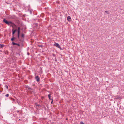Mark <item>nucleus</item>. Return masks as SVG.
I'll list each match as a JSON object with an SVG mask.
<instances>
[{
    "label": "nucleus",
    "mask_w": 124,
    "mask_h": 124,
    "mask_svg": "<svg viewBox=\"0 0 124 124\" xmlns=\"http://www.w3.org/2000/svg\"><path fill=\"white\" fill-rule=\"evenodd\" d=\"M3 23H5L10 27L11 26L13 29V31L15 33L17 31V25L14 23L10 21H8L4 18L3 20Z\"/></svg>",
    "instance_id": "f257e3e1"
},
{
    "label": "nucleus",
    "mask_w": 124,
    "mask_h": 124,
    "mask_svg": "<svg viewBox=\"0 0 124 124\" xmlns=\"http://www.w3.org/2000/svg\"><path fill=\"white\" fill-rule=\"evenodd\" d=\"M21 29L20 27H17V38L18 39H19L20 37V35L21 32Z\"/></svg>",
    "instance_id": "f03ea898"
},
{
    "label": "nucleus",
    "mask_w": 124,
    "mask_h": 124,
    "mask_svg": "<svg viewBox=\"0 0 124 124\" xmlns=\"http://www.w3.org/2000/svg\"><path fill=\"white\" fill-rule=\"evenodd\" d=\"M54 45L56 47L60 49V50H62V49L61 48L59 44L55 42Z\"/></svg>",
    "instance_id": "7ed1b4c3"
},
{
    "label": "nucleus",
    "mask_w": 124,
    "mask_h": 124,
    "mask_svg": "<svg viewBox=\"0 0 124 124\" xmlns=\"http://www.w3.org/2000/svg\"><path fill=\"white\" fill-rule=\"evenodd\" d=\"M35 79L36 81L38 82H39L40 81V78L38 76H35Z\"/></svg>",
    "instance_id": "20e7f679"
},
{
    "label": "nucleus",
    "mask_w": 124,
    "mask_h": 124,
    "mask_svg": "<svg viewBox=\"0 0 124 124\" xmlns=\"http://www.w3.org/2000/svg\"><path fill=\"white\" fill-rule=\"evenodd\" d=\"M12 44L13 46H14L15 45H16L18 46H20V45L19 44L16 43H15L14 42H12Z\"/></svg>",
    "instance_id": "39448f33"
},
{
    "label": "nucleus",
    "mask_w": 124,
    "mask_h": 124,
    "mask_svg": "<svg viewBox=\"0 0 124 124\" xmlns=\"http://www.w3.org/2000/svg\"><path fill=\"white\" fill-rule=\"evenodd\" d=\"M67 20L69 22H70L71 21V18L70 16H68L67 17Z\"/></svg>",
    "instance_id": "423d86ee"
},
{
    "label": "nucleus",
    "mask_w": 124,
    "mask_h": 124,
    "mask_svg": "<svg viewBox=\"0 0 124 124\" xmlns=\"http://www.w3.org/2000/svg\"><path fill=\"white\" fill-rule=\"evenodd\" d=\"M51 94H49L48 95V97L49 99L50 100H52V99L51 98Z\"/></svg>",
    "instance_id": "0eeeda50"
},
{
    "label": "nucleus",
    "mask_w": 124,
    "mask_h": 124,
    "mask_svg": "<svg viewBox=\"0 0 124 124\" xmlns=\"http://www.w3.org/2000/svg\"><path fill=\"white\" fill-rule=\"evenodd\" d=\"M16 38L14 36H13L12 38H11V40L12 41H14V40L16 39Z\"/></svg>",
    "instance_id": "6e6552de"
},
{
    "label": "nucleus",
    "mask_w": 124,
    "mask_h": 124,
    "mask_svg": "<svg viewBox=\"0 0 124 124\" xmlns=\"http://www.w3.org/2000/svg\"><path fill=\"white\" fill-rule=\"evenodd\" d=\"M9 98L10 99V100H12V101H13L12 102V103L14 102L15 101V100L14 99L12 98L11 97H9Z\"/></svg>",
    "instance_id": "1a4fd4ad"
},
{
    "label": "nucleus",
    "mask_w": 124,
    "mask_h": 124,
    "mask_svg": "<svg viewBox=\"0 0 124 124\" xmlns=\"http://www.w3.org/2000/svg\"><path fill=\"white\" fill-rule=\"evenodd\" d=\"M12 32L13 36H14L15 35V33L13 31V29L12 30Z\"/></svg>",
    "instance_id": "9d476101"
},
{
    "label": "nucleus",
    "mask_w": 124,
    "mask_h": 124,
    "mask_svg": "<svg viewBox=\"0 0 124 124\" xmlns=\"http://www.w3.org/2000/svg\"><path fill=\"white\" fill-rule=\"evenodd\" d=\"M24 35L23 33H21V37L22 38H24Z\"/></svg>",
    "instance_id": "9b49d317"
},
{
    "label": "nucleus",
    "mask_w": 124,
    "mask_h": 124,
    "mask_svg": "<svg viewBox=\"0 0 124 124\" xmlns=\"http://www.w3.org/2000/svg\"><path fill=\"white\" fill-rule=\"evenodd\" d=\"M4 46V45L3 44H0V48H2Z\"/></svg>",
    "instance_id": "f8f14e48"
},
{
    "label": "nucleus",
    "mask_w": 124,
    "mask_h": 124,
    "mask_svg": "<svg viewBox=\"0 0 124 124\" xmlns=\"http://www.w3.org/2000/svg\"><path fill=\"white\" fill-rule=\"evenodd\" d=\"M35 105L36 106V107H39V106H40L37 103H35Z\"/></svg>",
    "instance_id": "ddd939ff"
},
{
    "label": "nucleus",
    "mask_w": 124,
    "mask_h": 124,
    "mask_svg": "<svg viewBox=\"0 0 124 124\" xmlns=\"http://www.w3.org/2000/svg\"><path fill=\"white\" fill-rule=\"evenodd\" d=\"M40 16L42 17L43 18L44 16V14L43 13L41 14L40 15Z\"/></svg>",
    "instance_id": "4468645a"
},
{
    "label": "nucleus",
    "mask_w": 124,
    "mask_h": 124,
    "mask_svg": "<svg viewBox=\"0 0 124 124\" xmlns=\"http://www.w3.org/2000/svg\"><path fill=\"white\" fill-rule=\"evenodd\" d=\"M3 90V88L2 87H0V92H2Z\"/></svg>",
    "instance_id": "2eb2a0df"
},
{
    "label": "nucleus",
    "mask_w": 124,
    "mask_h": 124,
    "mask_svg": "<svg viewBox=\"0 0 124 124\" xmlns=\"http://www.w3.org/2000/svg\"><path fill=\"white\" fill-rule=\"evenodd\" d=\"M25 88H29V86H28V85H25Z\"/></svg>",
    "instance_id": "dca6fc26"
},
{
    "label": "nucleus",
    "mask_w": 124,
    "mask_h": 124,
    "mask_svg": "<svg viewBox=\"0 0 124 124\" xmlns=\"http://www.w3.org/2000/svg\"><path fill=\"white\" fill-rule=\"evenodd\" d=\"M43 107L44 108V109H45V110H46V108L45 106L43 105Z\"/></svg>",
    "instance_id": "f3484780"
},
{
    "label": "nucleus",
    "mask_w": 124,
    "mask_h": 124,
    "mask_svg": "<svg viewBox=\"0 0 124 124\" xmlns=\"http://www.w3.org/2000/svg\"><path fill=\"white\" fill-rule=\"evenodd\" d=\"M5 87L7 89H8V86L7 85H5Z\"/></svg>",
    "instance_id": "a211bd4d"
},
{
    "label": "nucleus",
    "mask_w": 124,
    "mask_h": 124,
    "mask_svg": "<svg viewBox=\"0 0 124 124\" xmlns=\"http://www.w3.org/2000/svg\"><path fill=\"white\" fill-rule=\"evenodd\" d=\"M80 124H85L83 122L81 121L80 122Z\"/></svg>",
    "instance_id": "6ab92c4d"
},
{
    "label": "nucleus",
    "mask_w": 124,
    "mask_h": 124,
    "mask_svg": "<svg viewBox=\"0 0 124 124\" xmlns=\"http://www.w3.org/2000/svg\"><path fill=\"white\" fill-rule=\"evenodd\" d=\"M9 95L8 94H7L5 96L6 97H8L9 96Z\"/></svg>",
    "instance_id": "aec40b11"
},
{
    "label": "nucleus",
    "mask_w": 124,
    "mask_h": 124,
    "mask_svg": "<svg viewBox=\"0 0 124 124\" xmlns=\"http://www.w3.org/2000/svg\"><path fill=\"white\" fill-rule=\"evenodd\" d=\"M30 89L31 90H32L33 89L32 88H31L30 87H29V88L28 89Z\"/></svg>",
    "instance_id": "412c9836"
},
{
    "label": "nucleus",
    "mask_w": 124,
    "mask_h": 124,
    "mask_svg": "<svg viewBox=\"0 0 124 124\" xmlns=\"http://www.w3.org/2000/svg\"><path fill=\"white\" fill-rule=\"evenodd\" d=\"M39 47H42L43 46L42 45H39Z\"/></svg>",
    "instance_id": "4be33fe9"
},
{
    "label": "nucleus",
    "mask_w": 124,
    "mask_h": 124,
    "mask_svg": "<svg viewBox=\"0 0 124 124\" xmlns=\"http://www.w3.org/2000/svg\"><path fill=\"white\" fill-rule=\"evenodd\" d=\"M105 12L106 13H107V14H109L108 12V11H105Z\"/></svg>",
    "instance_id": "5701e85b"
},
{
    "label": "nucleus",
    "mask_w": 124,
    "mask_h": 124,
    "mask_svg": "<svg viewBox=\"0 0 124 124\" xmlns=\"http://www.w3.org/2000/svg\"><path fill=\"white\" fill-rule=\"evenodd\" d=\"M52 100V101L51 102V103L52 104H53V99H52V100Z\"/></svg>",
    "instance_id": "b1692460"
},
{
    "label": "nucleus",
    "mask_w": 124,
    "mask_h": 124,
    "mask_svg": "<svg viewBox=\"0 0 124 124\" xmlns=\"http://www.w3.org/2000/svg\"><path fill=\"white\" fill-rule=\"evenodd\" d=\"M116 99H119V97L118 96H116Z\"/></svg>",
    "instance_id": "393cba45"
},
{
    "label": "nucleus",
    "mask_w": 124,
    "mask_h": 124,
    "mask_svg": "<svg viewBox=\"0 0 124 124\" xmlns=\"http://www.w3.org/2000/svg\"><path fill=\"white\" fill-rule=\"evenodd\" d=\"M56 55L55 54H53V56L55 57Z\"/></svg>",
    "instance_id": "a878e982"
},
{
    "label": "nucleus",
    "mask_w": 124,
    "mask_h": 124,
    "mask_svg": "<svg viewBox=\"0 0 124 124\" xmlns=\"http://www.w3.org/2000/svg\"><path fill=\"white\" fill-rule=\"evenodd\" d=\"M27 55H30V53H29L28 52V53H27Z\"/></svg>",
    "instance_id": "bb28decb"
},
{
    "label": "nucleus",
    "mask_w": 124,
    "mask_h": 124,
    "mask_svg": "<svg viewBox=\"0 0 124 124\" xmlns=\"http://www.w3.org/2000/svg\"><path fill=\"white\" fill-rule=\"evenodd\" d=\"M55 61L56 62L57 61V60H56V58H55Z\"/></svg>",
    "instance_id": "cd10ccee"
},
{
    "label": "nucleus",
    "mask_w": 124,
    "mask_h": 124,
    "mask_svg": "<svg viewBox=\"0 0 124 124\" xmlns=\"http://www.w3.org/2000/svg\"><path fill=\"white\" fill-rule=\"evenodd\" d=\"M17 113H19V110H17Z\"/></svg>",
    "instance_id": "c85d7f7f"
},
{
    "label": "nucleus",
    "mask_w": 124,
    "mask_h": 124,
    "mask_svg": "<svg viewBox=\"0 0 124 124\" xmlns=\"http://www.w3.org/2000/svg\"><path fill=\"white\" fill-rule=\"evenodd\" d=\"M46 106L48 108V105H46Z\"/></svg>",
    "instance_id": "c756f323"
},
{
    "label": "nucleus",
    "mask_w": 124,
    "mask_h": 124,
    "mask_svg": "<svg viewBox=\"0 0 124 124\" xmlns=\"http://www.w3.org/2000/svg\"><path fill=\"white\" fill-rule=\"evenodd\" d=\"M17 103H18V104H19V102L17 101Z\"/></svg>",
    "instance_id": "7c9ffc66"
},
{
    "label": "nucleus",
    "mask_w": 124,
    "mask_h": 124,
    "mask_svg": "<svg viewBox=\"0 0 124 124\" xmlns=\"http://www.w3.org/2000/svg\"><path fill=\"white\" fill-rule=\"evenodd\" d=\"M34 91V90H33V91H32V92H33Z\"/></svg>",
    "instance_id": "2f4dec72"
},
{
    "label": "nucleus",
    "mask_w": 124,
    "mask_h": 124,
    "mask_svg": "<svg viewBox=\"0 0 124 124\" xmlns=\"http://www.w3.org/2000/svg\"><path fill=\"white\" fill-rule=\"evenodd\" d=\"M34 91V90H33V91H32V92H33Z\"/></svg>",
    "instance_id": "473e14b6"
},
{
    "label": "nucleus",
    "mask_w": 124,
    "mask_h": 124,
    "mask_svg": "<svg viewBox=\"0 0 124 124\" xmlns=\"http://www.w3.org/2000/svg\"><path fill=\"white\" fill-rule=\"evenodd\" d=\"M19 120H20V119H19Z\"/></svg>",
    "instance_id": "72a5a7b5"
},
{
    "label": "nucleus",
    "mask_w": 124,
    "mask_h": 124,
    "mask_svg": "<svg viewBox=\"0 0 124 124\" xmlns=\"http://www.w3.org/2000/svg\"><path fill=\"white\" fill-rule=\"evenodd\" d=\"M19 55H20V54H18Z\"/></svg>",
    "instance_id": "f704fd0d"
}]
</instances>
